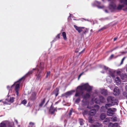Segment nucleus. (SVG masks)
Here are the masks:
<instances>
[{"label":"nucleus","mask_w":127,"mask_h":127,"mask_svg":"<svg viewBox=\"0 0 127 127\" xmlns=\"http://www.w3.org/2000/svg\"><path fill=\"white\" fill-rule=\"evenodd\" d=\"M104 69L106 70H107L108 69V68L106 66H104Z\"/></svg>","instance_id":"obj_46"},{"label":"nucleus","mask_w":127,"mask_h":127,"mask_svg":"<svg viewBox=\"0 0 127 127\" xmlns=\"http://www.w3.org/2000/svg\"><path fill=\"white\" fill-rule=\"evenodd\" d=\"M73 109H71L69 111V113L68 115L69 116H70L72 114V112Z\"/></svg>","instance_id":"obj_42"},{"label":"nucleus","mask_w":127,"mask_h":127,"mask_svg":"<svg viewBox=\"0 0 127 127\" xmlns=\"http://www.w3.org/2000/svg\"><path fill=\"white\" fill-rule=\"evenodd\" d=\"M114 56H110V58L111 59L112 58H113Z\"/></svg>","instance_id":"obj_61"},{"label":"nucleus","mask_w":127,"mask_h":127,"mask_svg":"<svg viewBox=\"0 0 127 127\" xmlns=\"http://www.w3.org/2000/svg\"><path fill=\"white\" fill-rule=\"evenodd\" d=\"M116 111V109L115 108H109L107 111V114L108 116H112L115 114V112Z\"/></svg>","instance_id":"obj_2"},{"label":"nucleus","mask_w":127,"mask_h":127,"mask_svg":"<svg viewBox=\"0 0 127 127\" xmlns=\"http://www.w3.org/2000/svg\"><path fill=\"white\" fill-rule=\"evenodd\" d=\"M34 124L32 122H30L29 123V126L28 127H33V126L34 125Z\"/></svg>","instance_id":"obj_31"},{"label":"nucleus","mask_w":127,"mask_h":127,"mask_svg":"<svg viewBox=\"0 0 127 127\" xmlns=\"http://www.w3.org/2000/svg\"><path fill=\"white\" fill-rule=\"evenodd\" d=\"M74 27L79 33H80L81 32L83 31L82 29H84V27H78L76 25H74Z\"/></svg>","instance_id":"obj_11"},{"label":"nucleus","mask_w":127,"mask_h":127,"mask_svg":"<svg viewBox=\"0 0 127 127\" xmlns=\"http://www.w3.org/2000/svg\"><path fill=\"white\" fill-rule=\"evenodd\" d=\"M104 29V28H101V29L99 30L98 31H101V30H103V29Z\"/></svg>","instance_id":"obj_57"},{"label":"nucleus","mask_w":127,"mask_h":127,"mask_svg":"<svg viewBox=\"0 0 127 127\" xmlns=\"http://www.w3.org/2000/svg\"><path fill=\"white\" fill-rule=\"evenodd\" d=\"M36 76V80H41V75L40 74H36L35 75Z\"/></svg>","instance_id":"obj_21"},{"label":"nucleus","mask_w":127,"mask_h":127,"mask_svg":"<svg viewBox=\"0 0 127 127\" xmlns=\"http://www.w3.org/2000/svg\"><path fill=\"white\" fill-rule=\"evenodd\" d=\"M103 7H104L103 6H99L98 7L99 8H102Z\"/></svg>","instance_id":"obj_55"},{"label":"nucleus","mask_w":127,"mask_h":127,"mask_svg":"<svg viewBox=\"0 0 127 127\" xmlns=\"http://www.w3.org/2000/svg\"><path fill=\"white\" fill-rule=\"evenodd\" d=\"M113 92V94L115 95H118L120 94L119 89L117 87H116L114 88Z\"/></svg>","instance_id":"obj_8"},{"label":"nucleus","mask_w":127,"mask_h":127,"mask_svg":"<svg viewBox=\"0 0 127 127\" xmlns=\"http://www.w3.org/2000/svg\"><path fill=\"white\" fill-rule=\"evenodd\" d=\"M39 68L43 70L44 69V67L43 63H40L39 65Z\"/></svg>","instance_id":"obj_36"},{"label":"nucleus","mask_w":127,"mask_h":127,"mask_svg":"<svg viewBox=\"0 0 127 127\" xmlns=\"http://www.w3.org/2000/svg\"><path fill=\"white\" fill-rule=\"evenodd\" d=\"M45 98H44L43 100L41 101V102L38 105V107L39 108H40L42 107L43 105L45 102Z\"/></svg>","instance_id":"obj_15"},{"label":"nucleus","mask_w":127,"mask_h":127,"mask_svg":"<svg viewBox=\"0 0 127 127\" xmlns=\"http://www.w3.org/2000/svg\"><path fill=\"white\" fill-rule=\"evenodd\" d=\"M114 104H113V105ZM113 105V104H106L105 105V107L108 110V108Z\"/></svg>","instance_id":"obj_25"},{"label":"nucleus","mask_w":127,"mask_h":127,"mask_svg":"<svg viewBox=\"0 0 127 127\" xmlns=\"http://www.w3.org/2000/svg\"><path fill=\"white\" fill-rule=\"evenodd\" d=\"M42 70H41L40 71L39 73L38 74H41L42 72Z\"/></svg>","instance_id":"obj_50"},{"label":"nucleus","mask_w":127,"mask_h":127,"mask_svg":"<svg viewBox=\"0 0 127 127\" xmlns=\"http://www.w3.org/2000/svg\"><path fill=\"white\" fill-rule=\"evenodd\" d=\"M10 88V87L9 86H7V88L9 89Z\"/></svg>","instance_id":"obj_60"},{"label":"nucleus","mask_w":127,"mask_h":127,"mask_svg":"<svg viewBox=\"0 0 127 127\" xmlns=\"http://www.w3.org/2000/svg\"><path fill=\"white\" fill-rule=\"evenodd\" d=\"M79 121L81 125H83L84 124L83 120L82 119H79Z\"/></svg>","instance_id":"obj_32"},{"label":"nucleus","mask_w":127,"mask_h":127,"mask_svg":"<svg viewBox=\"0 0 127 127\" xmlns=\"http://www.w3.org/2000/svg\"><path fill=\"white\" fill-rule=\"evenodd\" d=\"M108 126L109 127H120L118 126V124L116 123H110Z\"/></svg>","instance_id":"obj_12"},{"label":"nucleus","mask_w":127,"mask_h":127,"mask_svg":"<svg viewBox=\"0 0 127 127\" xmlns=\"http://www.w3.org/2000/svg\"><path fill=\"white\" fill-rule=\"evenodd\" d=\"M124 7V5H119L117 7V9L118 10H121Z\"/></svg>","instance_id":"obj_28"},{"label":"nucleus","mask_w":127,"mask_h":127,"mask_svg":"<svg viewBox=\"0 0 127 127\" xmlns=\"http://www.w3.org/2000/svg\"><path fill=\"white\" fill-rule=\"evenodd\" d=\"M25 79V76L21 78H20L19 80L17 82H20L22 80H24Z\"/></svg>","instance_id":"obj_41"},{"label":"nucleus","mask_w":127,"mask_h":127,"mask_svg":"<svg viewBox=\"0 0 127 127\" xmlns=\"http://www.w3.org/2000/svg\"><path fill=\"white\" fill-rule=\"evenodd\" d=\"M99 99L97 98H95V101L96 103H99L100 102H103L104 101V97L102 96H99Z\"/></svg>","instance_id":"obj_5"},{"label":"nucleus","mask_w":127,"mask_h":127,"mask_svg":"<svg viewBox=\"0 0 127 127\" xmlns=\"http://www.w3.org/2000/svg\"><path fill=\"white\" fill-rule=\"evenodd\" d=\"M120 2L121 3H122L123 2V0H120ZM124 4L127 5V0H125Z\"/></svg>","instance_id":"obj_43"},{"label":"nucleus","mask_w":127,"mask_h":127,"mask_svg":"<svg viewBox=\"0 0 127 127\" xmlns=\"http://www.w3.org/2000/svg\"><path fill=\"white\" fill-rule=\"evenodd\" d=\"M80 96H78V97L75 100V102L76 103H79L80 100Z\"/></svg>","instance_id":"obj_27"},{"label":"nucleus","mask_w":127,"mask_h":127,"mask_svg":"<svg viewBox=\"0 0 127 127\" xmlns=\"http://www.w3.org/2000/svg\"><path fill=\"white\" fill-rule=\"evenodd\" d=\"M59 89L58 88H56L55 90L54 91V93L55 94L56 97L59 94Z\"/></svg>","instance_id":"obj_20"},{"label":"nucleus","mask_w":127,"mask_h":127,"mask_svg":"<svg viewBox=\"0 0 127 127\" xmlns=\"http://www.w3.org/2000/svg\"><path fill=\"white\" fill-rule=\"evenodd\" d=\"M82 73H81V74H80L79 75V76H78V78H80V76H81L82 75Z\"/></svg>","instance_id":"obj_53"},{"label":"nucleus","mask_w":127,"mask_h":127,"mask_svg":"<svg viewBox=\"0 0 127 127\" xmlns=\"http://www.w3.org/2000/svg\"><path fill=\"white\" fill-rule=\"evenodd\" d=\"M81 48H79V49H78V48H77L75 50V52H79V55L81 54L84 51L85 49H83L82 51H80V50H81L80 49Z\"/></svg>","instance_id":"obj_16"},{"label":"nucleus","mask_w":127,"mask_h":127,"mask_svg":"<svg viewBox=\"0 0 127 127\" xmlns=\"http://www.w3.org/2000/svg\"><path fill=\"white\" fill-rule=\"evenodd\" d=\"M20 83H17V82H16L12 86V87H13L15 85V90L17 96H18L19 94V91L20 88Z\"/></svg>","instance_id":"obj_4"},{"label":"nucleus","mask_w":127,"mask_h":127,"mask_svg":"<svg viewBox=\"0 0 127 127\" xmlns=\"http://www.w3.org/2000/svg\"><path fill=\"white\" fill-rule=\"evenodd\" d=\"M95 107H96L97 108L99 109V106L97 105H95Z\"/></svg>","instance_id":"obj_49"},{"label":"nucleus","mask_w":127,"mask_h":127,"mask_svg":"<svg viewBox=\"0 0 127 127\" xmlns=\"http://www.w3.org/2000/svg\"><path fill=\"white\" fill-rule=\"evenodd\" d=\"M95 125L97 127H102V125L101 124L97 123L95 124Z\"/></svg>","instance_id":"obj_37"},{"label":"nucleus","mask_w":127,"mask_h":127,"mask_svg":"<svg viewBox=\"0 0 127 127\" xmlns=\"http://www.w3.org/2000/svg\"><path fill=\"white\" fill-rule=\"evenodd\" d=\"M109 74L113 78H114L115 77V72L111 70L110 69H109Z\"/></svg>","instance_id":"obj_17"},{"label":"nucleus","mask_w":127,"mask_h":127,"mask_svg":"<svg viewBox=\"0 0 127 127\" xmlns=\"http://www.w3.org/2000/svg\"><path fill=\"white\" fill-rule=\"evenodd\" d=\"M92 127H97L96 125H93L92 126Z\"/></svg>","instance_id":"obj_51"},{"label":"nucleus","mask_w":127,"mask_h":127,"mask_svg":"<svg viewBox=\"0 0 127 127\" xmlns=\"http://www.w3.org/2000/svg\"><path fill=\"white\" fill-rule=\"evenodd\" d=\"M125 89H126V90L127 91V85L126 86V88H125Z\"/></svg>","instance_id":"obj_62"},{"label":"nucleus","mask_w":127,"mask_h":127,"mask_svg":"<svg viewBox=\"0 0 127 127\" xmlns=\"http://www.w3.org/2000/svg\"><path fill=\"white\" fill-rule=\"evenodd\" d=\"M125 57H124L123 59H122V61H121V63H120V64H123V61H124L125 59Z\"/></svg>","instance_id":"obj_45"},{"label":"nucleus","mask_w":127,"mask_h":127,"mask_svg":"<svg viewBox=\"0 0 127 127\" xmlns=\"http://www.w3.org/2000/svg\"><path fill=\"white\" fill-rule=\"evenodd\" d=\"M60 33L58 34L56 36V38L57 39H60Z\"/></svg>","instance_id":"obj_44"},{"label":"nucleus","mask_w":127,"mask_h":127,"mask_svg":"<svg viewBox=\"0 0 127 127\" xmlns=\"http://www.w3.org/2000/svg\"><path fill=\"white\" fill-rule=\"evenodd\" d=\"M50 71H47L46 73V78H47L48 76L50 75Z\"/></svg>","instance_id":"obj_39"},{"label":"nucleus","mask_w":127,"mask_h":127,"mask_svg":"<svg viewBox=\"0 0 127 127\" xmlns=\"http://www.w3.org/2000/svg\"><path fill=\"white\" fill-rule=\"evenodd\" d=\"M110 121V119L108 118H106L104 122H105L108 123Z\"/></svg>","instance_id":"obj_40"},{"label":"nucleus","mask_w":127,"mask_h":127,"mask_svg":"<svg viewBox=\"0 0 127 127\" xmlns=\"http://www.w3.org/2000/svg\"><path fill=\"white\" fill-rule=\"evenodd\" d=\"M49 102V100H48L47 102V103H46V104H45V106H46L47 104V103H48V102Z\"/></svg>","instance_id":"obj_63"},{"label":"nucleus","mask_w":127,"mask_h":127,"mask_svg":"<svg viewBox=\"0 0 127 127\" xmlns=\"http://www.w3.org/2000/svg\"><path fill=\"white\" fill-rule=\"evenodd\" d=\"M74 91H71L67 92L62 95V96L67 97L69 95L72 94L73 92H74Z\"/></svg>","instance_id":"obj_10"},{"label":"nucleus","mask_w":127,"mask_h":127,"mask_svg":"<svg viewBox=\"0 0 127 127\" xmlns=\"http://www.w3.org/2000/svg\"><path fill=\"white\" fill-rule=\"evenodd\" d=\"M117 37H115L114 38V41H116L117 39Z\"/></svg>","instance_id":"obj_52"},{"label":"nucleus","mask_w":127,"mask_h":127,"mask_svg":"<svg viewBox=\"0 0 127 127\" xmlns=\"http://www.w3.org/2000/svg\"><path fill=\"white\" fill-rule=\"evenodd\" d=\"M87 111L86 110H85L84 111V112L86 114H87Z\"/></svg>","instance_id":"obj_56"},{"label":"nucleus","mask_w":127,"mask_h":127,"mask_svg":"<svg viewBox=\"0 0 127 127\" xmlns=\"http://www.w3.org/2000/svg\"><path fill=\"white\" fill-rule=\"evenodd\" d=\"M93 87L89 85L88 83H86L81 86H79L77 88L79 89L80 90H77L75 95V97L80 96L82 95L84 93L83 91L86 90L88 92L91 91Z\"/></svg>","instance_id":"obj_1"},{"label":"nucleus","mask_w":127,"mask_h":127,"mask_svg":"<svg viewBox=\"0 0 127 127\" xmlns=\"http://www.w3.org/2000/svg\"><path fill=\"white\" fill-rule=\"evenodd\" d=\"M123 10L127 11V7H126L123 9Z\"/></svg>","instance_id":"obj_48"},{"label":"nucleus","mask_w":127,"mask_h":127,"mask_svg":"<svg viewBox=\"0 0 127 127\" xmlns=\"http://www.w3.org/2000/svg\"><path fill=\"white\" fill-rule=\"evenodd\" d=\"M117 74L120 76L121 79L124 80H126L127 78V75L126 74H123L120 71H117Z\"/></svg>","instance_id":"obj_3"},{"label":"nucleus","mask_w":127,"mask_h":127,"mask_svg":"<svg viewBox=\"0 0 127 127\" xmlns=\"http://www.w3.org/2000/svg\"><path fill=\"white\" fill-rule=\"evenodd\" d=\"M96 2L99 4H100V2L98 1H96Z\"/></svg>","instance_id":"obj_54"},{"label":"nucleus","mask_w":127,"mask_h":127,"mask_svg":"<svg viewBox=\"0 0 127 127\" xmlns=\"http://www.w3.org/2000/svg\"><path fill=\"white\" fill-rule=\"evenodd\" d=\"M119 47L118 46H116L114 48H113L112 49L110 50L108 52H112L113 51L116 50Z\"/></svg>","instance_id":"obj_34"},{"label":"nucleus","mask_w":127,"mask_h":127,"mask_svg":"<svg viewBox=\"0 0 127 127\" xmlns=\"http://www.w3.org/2000/svg\"><path fill=\"white\" fill-rule=\"evenodd\" d=\"M126 53V52H121V53L123 54H124V53Z\"/></svg>","instance_id":"obj_58"},{"label":"nucleus","mask_w":127,"mask_h":127,"mask_svg":"<svg viewBox=\"0 0 127 127\" xmlns=\"http://www.w3.org/2000/svg\"><path fill=\"white\" fill-rule=\"evenodd\" d=\"M96 110L95 109L91 110L89 112V114L90 116H94L96 114Z\"/></svg>","instance_id":"obj_13"},{"label":"nucleus","mask_w":127,"mask_h":127,"mask_svg":"<svg viewBox=\"0 0 127 127\" xmlns=\"http://www.w3.org/2000/svg\"><path fill=\"white\" fill-rule=\"evenodd\" d=\"M27 100L25 99L22 101L21 103L24 105H25L26 104H27Z\"/></svg>","instance_id":"obj_35"},{"label":"nucleus","mask_w":127,"mask_h":127,"mask_svg":"<svg viewBox=\"0 0 127 127\" xmlns=\"http://www.w3.org/2000/svg\"><path fill=\"white\" fill-rule=\"evenodd\" d=\"M58 103V102H56V103H55V104H57Z\"/></svg>","instance_id":"obj_64"},{"label":"nucleus","mask_w":127,"mask_h":127,"mask_svg":"<svg viewBox=\"0 0 127 127\" xmlns=\"http://www.w3.org/2000/svg\"><path fill=\"white\" fill-rule=\"evenodd\" d=\"M14 97H11L9 100V102L11 103L13 102L14 101Z\"/></svg>","instance_id":"obj_38"},{"label":"nucleus","mask_w":127,"mask_h":127,"mask_svg":"<svg viewBox=\"0 0 127 127\" xmlns=\"http://www.w3.org/2000/svg\"><path fill=\"white\" fill-rule=\"evenodd\" d=\"M90 97V95L88 93H87L85 94L84 95L83 98V99L86 100L89 98Z\"/></svg>","instance_id":"obj_14"},{"label":"nucleus","mask_w":127,"mask_h":127,"mask_svg":"<svg viewBox=\"0 0 127 127\" xmlns=\"http://www.w3.org/2000/svg\"><path fill=\"white\" fill-rule=\"evenodd\" d=\"M107 100L108 102H110L112 104L113 103H116V99L111 96H108L107 98Z\"/></svg>","instance_id":"obj_6"},{"label":"nucleus","mask_w":127,"mask_h":127,"mask_svg":"<svg viewBox=\"0 0 127 127\" xmlns=\"http://www.w3.org/2000/svg\"><path fill=\"white\" fill-rule=\"evenodd\" d=\"M111 121L112 122H115L117 121V118L116 117H114L111 118Z\"/></svg>","instance_id":"obj_29"},{"label":"nucleus","mask_w":127,"mask_h":127,"mask_svg":"<svg viewBox=\"0 0 127 127\" xmlns=\"http://www.w3.org/2000/svg\"><path fill=\"white\" fill-rule=\"evenodd\" d=\"M36 94L34 92L31 95V96L30 98V99L32 101H34L35 100L36 97Z\"/></svg>","instance_id":"obj_9"},{"label":"nucleus","mask_w":127,"mask_h":127,"mask_svg":"<svg viewBox=\"0 0 127 127\" xmlns=\"http://www.w3.org/2000/svg\"><path fill=\"white\" fill-rule=\"evenodd\" d=\"M62 35L64 39V40H67V38L66 36V34L65 32H63L62 33Z\"/></svg>","instance_id":"obj_22"},{"label":"nucleus","mask_w":127,"mask_h":127,"mask_svg":"<svg viewBox=\"0 0 127 127\" xmlns=\"http://www.w3.org/2000/svg\"><path fill=\"white\" fill-rule=\"evenodd\" d=\"M106 117V115L104 113L102 114L100 116V118L101 120H104Z\"/></svg>","instance_id":"obj_24"},{"label":"nucleus","mask_w":127,"mask_h":127,"mask_svg":"<svg viewBox=\"0 0 127 127\" xmlns=\"http://www.w3.org/2000/svg\"><path fill=\"white\" fill-rule=\"evenodd\" d=\"M105 106H101L100 108V111L101 112H105L106 111Z\"/></svg>","instance_id":"obj_26"},{"label":"nucleus","mask_w":127,"mask_h":127,"mask_svg":"<svg viewBox=\"0 0 127 127\" xmlns=\"http://www.w3.org/2000/svg\"><path fill=\"white\" fill-rule=\"evenodd\" d=\"M0 127H6V124L4 122H2L0 124ZM8 127H13L11 125H9Z\"/></svg>","instance_id":"obj_19"},{"label":"nucleus","mask_w":127,"mask_h":127,"mask_svg":"<svg viewBox=\"0 0 127 127\" xmlns=\"http://www.w3.org/2000/svg\"><path fill=\"white\" fill-rule=\"evenodd\" d=\"M55 111H57L56 108H54L52 106V104L51 105L49 110V113L51 114H54Z\"/></svg>","instance_id":"obj_7"},{"label":"nucleus","mask_w":127,"mask_h":127,"mask_svg":"<svg viewBox=\"0 0 127 127\" xmlns=\"http://www.w3.org/2000/svg\"><path fill=\"white\" fill-rule=\"evenodd\" d=\"M88 122L89 123H93V121L91 117H90L88 118Z\"/></svg>","instance_id":"obj_33"},{"label":"nucleus","mask_w":127,"mask_h":127,"mask_svg":"<svg viewBox=\"0 0 127 127\" xmlns=\"http://www.w3.org/2000/svg\"><path fill=\"white\" fill-rule=\"evenodd\" d=\"M100 92L102 95H106L107 94V92L106 90L102 89L101 90Z\"/></svg>","instance_id":"obj_18"},{"label":"nucleus","mask_w":127,"mask_h":127,"mask_svg":"<svg viewBox=\"0 0 127 127\" xmlns=\"http://www.w3.org/2000/svg\"><path fill=\"white\" fill-rule=\"evenodd\" d=\"M36 70V69L33 68L32 69V70H31L29 71L27 73V74L28 75H30L32 74V73L33 72V71L35 70Z\"/></svg>","instance_id":"obj_30"},{"label":"nucleus","mask_w":127,"mask_h":127,"mask_svg":"<svg viewBox=\"0 0 127 127\" xmlns=\"http://www.w3.org/2000/svg\"><path fill=\"white\" fill-rule=\"evenodd\" d=\"M115 81L117 84H120L121 83L120 80L118 77L116 78Z\"/></svg>","instance_id":"obj_23"},{"label":"nucleus","mask_w":127,"mask_h":127,"mask_svg":"<svg viewBox=\"0 0 127 127\" xmlns=\"http://www.w3.org/2000/svg\"><path fill=\"white\" fill-rule=\"evenodd\" d=\"M87 108L89 109H90L91 108V107H90L89 106H87Z\"/></svg>","instance_id":"obj_59"},{"label":"nucleus","mask_w":127,"mask_h":127,"mask_svg":"<svg viewBox=\"0 0 127 127\" xmlns=\"http://www.w3.org/2000/svg\"><path fill=\"white\" fill-rule=\"evenodd\" d=\"M87 32L88 31L86 30H85L83 32V33H85Z\"/></svg>","instance_id":"obj_47"}]
</instances>
